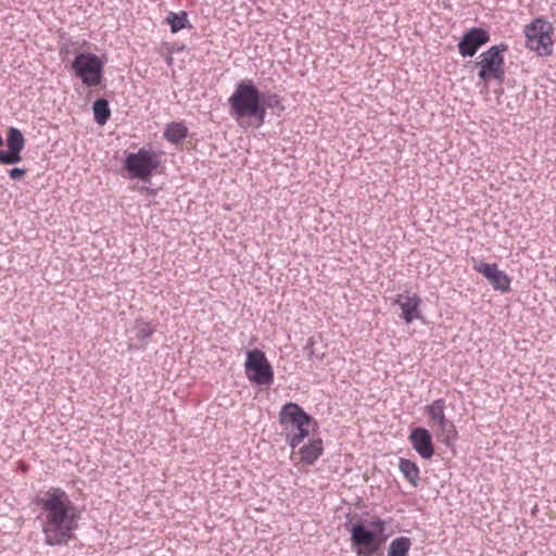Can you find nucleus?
<instances>
[{"label":"nucleus","instance_id":"nucleus-13","mask_svg":"<svg viewBox=\"0 0 556 556\" xmlns=\"http://www.w3.org/2000/svg\"><path fill=\"white\" fill-rule=\"evenodd\" d=\"M408 441L421 458L430 459L434 455L432 434L428 429L422 427L412 429Z\"/></svg>","mask_w":556,"mask_h":556},{"label":"nucleus","instance_id":"nucleus-12","mask_svg":"<svg viewBox=\"0 0 556 556\" xmlns=\"http://www.w3.org/2000/svg\"><path fill=\"white\" fill-rule=\"evenodd\" d=\"M8 150H0V163L4 165L16 164L22 161L21 152L25 147V139L18 128L10 127L7 135Z\"/></svg>","mask_w":556,"mask_h":556},{"label":"nucleus","instance_id":"nucleus-20","mask_svg":"<svg viewBox=\"0 0 556 556\" xmlns=\"http://www.w3.org/2000/svg\"><path fill=\"white\" fill-rule=\"evenodd\" d=\"M92 111L94 122L100 126L105 125L111 117L110 104L104 98H99L93 102Z\"/></svg>","mask_w":556,"mask_h":556},{"label":"nucleus","instance_id":"nucleus-24","mask_svg":"<svg viewBox=\"0 0 556 556\" xmlns=\"http://www.w3.org/2000/svg\"><path fill=\"white\" fill-rule=\"evenodd\" d=\"M450 427H446V428H439L442 432V434L440 435V441L445 444L446 446H451L454 444V441L456 440L457 438V431H456V428L454 426V424L452 421H450Z\"/></svg>","mask_w":556,"mask_h":556},{"label":"nucleus","instance_id":"nucleus-2","mask_svg":"<svg viewBox=\"0 0 556 556\" xmlns=\"http://www.w3.org/2000/svg\"><path fill=\"white\" fill-rule=\"evenodd\" d=\"M230 115L243 126L249 121L250 126L261 127L265 123V112L262 105V92L252 79L238 83L229 97Z\"/></svg>","mask_w":556,"mask_h":556},{"label":"nucleus","instance_id":"nucleus-5","mask_svg":"<svg viewBox=\"0 0 556 556\" xmlns=\"http://www.w3.org/2000/svg\"><path fill=\"white\" fill-rule=\"evenodd\" d=\"M77 78L87 88H94L102 84L104 62L94 53L80 52L71 63Z\"/></svg>","mask_w":556,"mask_h":556},{"label":"nucleus","instance_id":"nucleus-10","mask_svg":"<svg viewBox=\"0 0 556 556\" xmlns=\"http://www.w3.org/2000/svg\"><path fill=\"white\" fill-rule=\"evenodd\" d=\"M472 268L477 273L481 274L494 290L502 293L510 290L511 279L504 270L498 269V265L496 263H485L483 261L472 258Z\"/></svg>","mask_w":556,"mask_h":556},{"label":"nucleus","instance_id":"nucleus-23","mask_svg":"<svg viewBox=\"0 0 556 556\" xmlns=\"http://www.w3.org/2000/svg\"><path fill=\"white\" fill-rule=\"evenodd\" d=\"M262 105L264 108L265 115L267 114V109H285L283 105L281 104L280 97L277 93L270 92H262Z\"/></svg>","mask_w":556,"mask_h":556},{"label":"nucleus","instance_id":"nucleus-26","mask_svg":"<svg viewBox=\"0 0 556 556\" xmlns=\"http://www.w3.org/2000/svg\"><path fill=\"white\" fill-rule=\"evenodd\" d=\"M25 174H26V169L21 168V167H14L9 170V176L13 180L22 179L25 176Z\"/></svg>","mask_w":556,"mask_h":556},{"label":"nucleus","instance_id":"nucleus-4","mask_svg":"<svg viewBox=\"0 0 556 556\" xmlns=\"http://www.w3.org/2000/svg\"><path fill=\"white\" fill-rule=\"evenodd\" d=\"M508 50L506 43H500L490 47L479 55V61L475 66L479 68L478 77L484 83L496 80L500 84L505 79V60L504 52Z\"/></svg>","mask_w":556,"mask_h":556},{"label":"nucleus","instance_id":"nucleus-25","mask_svg":"<svg viewBox=\"0 0 556 556\" xmlns=\"http://www.w3.org/2000/svg\"><path fill=\"white\" fill-rule=\"evenodd\" d=\"M315 343H316V340L314 337H309L303 348V351L305 353V355L312 359V358H317L319 361H321L325 356L324 353H320L318 354L316 351H315Z\"/></svg>","mask_w":556,"mask_h":556},{"label":"nucleus","instance_id":"nucleus-6","mask_svg":"<svg viewBox=\"0 0 556 556\" xmlns=\"http://www.w3.org/2000/svg\"><path fill=\"white\" fill-rule=\"evenodd\" d=\"M552 25L544 18H535L525 27L526 47L540 56L553 53Z\"/></svg>","mask_w":556,"mask_h":556},{"label":"nucleus","instance_id":"nucleus-11","mask_svg":"<svg viewBox=\"0 0 556 556\" xmlns=\"http://www.w3.org/2000/svg\"><path fill=\"white\" fill-rule=\"evenodd\" d=\"M490 41V34L481 27L468 29L459 40L457 48L463 58L473 56L478 50Z\"/></svg>","mask_w":556,"mask_h":556},{"label":"nucleus","instance_id":"nucleus-7","mask_svg":"<svg viewBox=\"0 0 556 556\" xmlns=\"http://www.w3.org/2000/svg\"><path fill=\"white\" fill-rule=\"evenodd\" d=\"M159 165V155L146 148H140L138 152L128 153L124 161V167L128 172L129 177L141 180H147Z\"/></svg>","mask_w":556,"mask_h":556},{"label":"nucleus","instance_id":"nucleus-9","mask_svg":"<svg viewBox=\"0 0 556 556\" xmlns=\"http://www.w3.org/2000/svg\"><path fill=\"white\" fill-rule=\"evenodd\" d=\"M351 544L357 556H372L382 544L376 531L367 529L363 521L353 523L351 529Z\"/></svg>","mask_w":556,"mask_h":556},{"label":"nucleus","instance_id":"nucleus-19","mask_svg":"<svg viewBox=\"0 0 556 556\" xmlns=\"http://www.w3.org/2000/svg\"><path fill=\"white\" fill-rule=\"evenodd\" d=\"M399 469L404 478L413 485L417 486L420 481V470L418 465L406 458H400Z\"/></svg>","mask_w":556,"mask_h":556},{"label":"nucleus","instance_id":"nucleus-17","mask_svg":"<svg viewBox=\"0 0 556 556\" xmlns=\"http://www.w3.org/2000/svg\"><path fill=\"white\" fill-rule=\"evenodd\" d=\"M426 413L430 420L439 426V428L450 427V420L445 416V400L437 399L426 406Z\"/></svg>","mask_w":556,"mask_h":556},{"label":"nucleus","instance_id":"nucleus-16","mask_svg":"<svg viewBox=\"0 0 556 556\" xmlns=\"http://www.w3.org/2000/svg\"><path fill=\"white\" fill-rule=\"evenodd\" d=\"M324 453V442L320 438L312 439L300 447V459L305 465L312 466Z\"/></svg>","mask_w":556,"mask_h":556},{"label":"nucleus","instance_id":"nucleus-21","mask_svg":"<svg viewBox=\"0 0 556 556\" xmlns=\"http://www.w3.org/2000/svg\"><path fill=\"white\" fill-rule=\"evenodd\" d=\"M166 22L170 27V31L173 34L178 33L184 28H191L192 25L188 20V14L186 11H180L179 13L169 12L166 16Z\"/></svg>","mask_w":556,"mask_h":556},{"label":"nucleus","instance_id":"nucleus-18","mask_svg":"<svg viewBox=\"0 0 556 556\" xmlns=\"http://www.w3.org/2000/svg\"><path fill=\"white\" fill-rule=\"evenodd\" d=\"M188 136V128L179 122H172L166 125L164 129V138L173 143L179 144L181 143L186 137Z\"/></svg>","mask_w":556,"mask_h":556},{"label":"nucleus","instance_id":"nucleus-1","mask_svg":"<svg viewBox=\"0 0 556 556\" xmlns=\"http://www.w3.org/2000/svg\"><path fill=\"white\" fill-rule=\"evenodd\" d=\"M34 505L40 508V522L47 546H65L74 539L80 515L68 494L61 488H50L42 496H36Z\"/></svg>","mask_w":556,"mask_h":556},{"label":"nucleus","instance_id":"nucleus-15","mask_svg":"<svg viewBox=\"0 0 556 556\" xmlns=\"http://www.w3.org/2000/svg\"><path fill=\"white\" fill-rule=\"evenodd\" d=\"M156 328L151 321L136 320L132 329L134 337L131 340H136L139 344L130 343L129 350L132 349H144L148 344V340L155 332Z\"/></svg>","mask_w":556,"mask_h":556},{"label":"nucleus","instance_id":"nucleus-28","mask_svg":"<svg viewBox=\"0 0 556 556\" xmlns=\"http://www.w3.org/2000/svg\"><path fill=\"white\" fill-rule=\"evenodd\" d=\"M554 271H555L554 281H555V283H556V267L554 268Z\"/></svg>","mask_w":556,"mask_h":556},{"label":"nucleus","instance_id":"nucleus-22","mask_svg":"<svg viewBox=\"0 0 556 556\" xmlns=\"http://www.w3.org/2000/svg\"><path fill=\"white\" fill-rule=\"evenodd\" d=\"M412 541L407 536H399L392 540L388 548V556H408Z\"/></svg>","mask_w":556,"mask_h":556},{"label":"nucleus","instance_id":"nucleus-8","mask_svg":"<svg viewBox=\"0 0 556 556\" xmlns=\"http://www.w3.org/2000/svg\"><path fill=\"white\" fill-rule=\"evenodd\" d=\"M247 378L257 386H270L274 382V370L265 353L258 349L247 352L244 364Z\"/></svg>","mask_w":556,"mask_h":556},{"label":"nucleus","instance_id":"nucleus-14","mask_svg":"<svg viewBox=\"0 0 556 556\" xmlns=\"http://www.w3.org/2000/svg\"><path fill=\"white\" fill-rule=\"evenodd\" d=\"M420 304L421 299L417 294H399L393 301V305H399L402 309L400 317L407 325L421 318Z\"/></svg>","mask_w":556,"mask_h":556},{"label":"nucleus","instance_id":"nucleus-3","mask_svg":"<svg viewBox=\"0 0 556 556\" xmlns=\"http://www.w3.org/2000/svg\"><path fill=\"white\" fill-rule=\"evenodd\" d=\"M278 420L283 429L288 430L286 441L292 450L298 447L311 432L318 429L317 420L293 402H288L281 407Z\"/></svg>","mask_w":556,"mask_h":556},{"label":"nucleus","instance_id":"nucleus-27","mask_svg":"<svg viewBox=\"0 0 556 556\" xmlns=\"http://www.w3.org/2000/svg\"><path fill=\"white\" fill-rule=\"evenodd\" d=\"M370 526L374 528L371 531H376L378 533V538H380V535L384 531L386 522L382 519L378 518L371 521Z\"/></svg>","mask_w":556,"mask_h":556}]
</instances>
